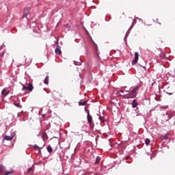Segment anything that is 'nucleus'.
<instances>
[{"instance_id":"nucleus-4","label":"nucleus","mask_w":175,"mask_h":175,"mask_svg":"<svg viewBox=\"0 0 175 175\" xmlns=\"http://www.w3.org/2000/svg\"><path fill=\"white\" fill-rule=\"evenodd\" d=\"M88 122L90 126H92V116L90 114V112H88Z\"/></svg>"},{"instance_id":"nucleus-19","label":"nucleus","mask_w":175,"mask_h":175,"mask_svg":"<svg viewBox=\"0 0 175 175\" xmlns=\"http://www.w3.org/2000/svg\"><path fill=\"white\" fill-rule=\"evenodd\" d=\"M99 120H100V121H101V122H105V118L100 116Z\"/></svg>"},{"instance_id":"nucleus-8","label":"nucleus","mask_w":175,"mask_h":175,"mask_svg":"<svg viewBox=\"0 0 175 175\" xmlns=\"http://www.w3.org/2000/svg\"><path fill=\"white\" fill-rule=\"evenodd\" d=\"M10 93V92L6 90V88L3 89L1 92L2 95H3V96H8V95H9V94Z\"/></svg>"},{"instance_id":"nucleus-25","label":"nucleus","mask_w":175,"mask_h":175,"mask_svg":"<svg viewBox=\"0 0 175 175\" xmlns=\"http://www.w3.org/2000/svg\"><path fill=\"white\" fill-rule=\"evenodd\" d=\"M160 57H161V58H163V57H165V55L161 54V55H160Z\"/></svg>"},{"instance_id":"nucleus-27","label":"nucleus","mask_w":175,"mask_h":175,"mask_svg":"<svg viewBox=\"0 0 175 175\" xmlns=\"http://www.w3.org/2000/svg\"><path fill=\"white\" fill-rule=\"evenodd\" d=\"M120 92H124V90H120Z\"/></svg>"},{"instance_id":"nucleus-29","label":"nucleus","mask_w":175,"mask_h":175,"mask_svg":"<svg viewBox=\"0 0 175 175\" xmlns=\"http://www.w3.org/2000/svg\"><path fill=\"white\" fill-rule=\"evenodd\" d=\"M120 95V96H122V95H121V94H119Z\"/></svg>"},{"instance_id":"nucleus-7","label":"nucleus","mask_w":175,"mask_h":175,"mask_svg":"<svg viewBox=\"0 0 175 175\" xmlns=\"http://www.w3.org/2000/svg\"><path fill=\"white\" fill-rule=\"evenodd\" d=\"M28 14H29V8H26L24 10L23 17H27V16H28Z\"/></svg>"},{"instance_id":"nucleus-15","label":"nucleus","mask_w":175,"mask_h":175,"mask_svg":"<svg viewBox=\"0 0 175 175\" xmlns=\"http://www.w3.org/2000/svg\"><path fill=\"white\" fill-rule=\"evenodd\" d=\"M14 105L16 107H18L19 109H21V105H20V103H14Z\"/></svg>"},{"instance_id":"nucleus-26","label":"nucleus","mask_w":175,"mask_h":175,"mask_svg":"<svg viewBox=\"0 0 175 175\" xmlns=\"http://www.w3.org/2000/svg\"><path fill=\"white\" fill-rule=\"evenodd\" d=\"M167 94H168V95H173V93L171 92H167Z\"/></svg>"},{"instance_id":"nucleus-28","label":"nucleus","mask_w":175,"mask_h":175,"mask_svg":"<svg viewBox=\"0 0 175 175\" xmlns=\"http://www.w3.org/2000/svg\"><path fill=\"white\" fill-rule=\"evenodd\" d=\"M158 24H159V25H161V23H158Z\"/></svg>"},{"instance_id":"nucleus-17","label":"nucleus","mask_w":175,"mask_h":175,"mask_svg":"<svg viewBox=\"0 0 175 175\" xmlns=\"http://www.w3.org/2000/svg\"><path fill=\"white\" fill-rule=\"evenodd\" d=\"M25 62H27V64H31V62H32V59H31V58H27L26 59H25Z\"/></svg>"},{"instance_id":"nucleus-23","label":"nucleus","mask_w":175,"mask_h":175,"mask_svg":"<svg viewBox=\"0 0 175 175\" xmlns=\"http://www.w3.org/2000/svg\"><path fill=\"white\" fill-rule=\"evenodd\" d=\"M65 27H66L68 29H70V27L69 26V25H65Z\"/></svg>"},{"instance_id":"nucleus-1","label":"nucleus","mask_w":175,"mask_h":175,"mask_svg":"<svg viewBox=\"0 0 175 175\" xmlns=\"http://www.w3.org/2000/svg\"><path fill=\"white\" fill-rule=\"evenodd\" d=\"M141 87V85L135 86L131 92L127 94L123 95L124 99H133V98H136V96L137 95L136 91H139Z\"/></svg>"},{"instance_id":"nucleus-12","label":"nucleus","mask_w":175,"mask_h":175,"mask_svg":"<svg viewBox=\"0 0 175 175\" xmlns=\"http://www.w3.org/2000/svg\"><path fill=\"white\" fill-rule=\"evenodd\" d=\"M132 106H133V109H135V107H136L137 106V101H136V100H133Z\"/></svg>"},{"instance_id":"nucleus-5","label":"nucleus","mask_w":175,"mask_h":175,"mask_svg":"<svg viewBox=\"0 0 175 175\" xmlns=\"http://www.w3.org/2000/svg\"><path fill=\"white\" fill-rule=\"evenodd\" d=\"M137 61H139V53L136 52L135 53V58L133 60V65H135V64H137Z\"/></svg>"},{"instance_id":"nucleus-13","label":"nucleus","mask_w":175,"mask_h":175,"mask_svg":"<svg viewBox=\"0 0 175 175\" xmlns=\"http://www.w3.org/2000/svg\"><path fill=\"white\" fill-rule=\"evenodd\" d=\"M160 139H162V140H166V139H167V135H160Z\"/></svg>"},{"instance_id":"nucleus-6","label":"nucleus","mask_w":175,"mask_h":175,"mask_svg":"<svg viewBox=\"0 0 175 175\" xmlns=\"http://www.w3.org/2000/svg\"><path fill=\"white\" fill-rule=\"evenodd\" d=\"M55 54H57V55H61V54H62V51H61V46H58L55 49Z\"/></svg>"},{"instance_id":"nucleus-3","label":"nucleus","mask_w":175,"mask_h":175,"mask_svg":"<svg viewBox=\"0 0 175 175\" xmlns=\"http://www.w3.org/2000/svg\"><path fill=\"white\" fill-rule=\"evenodd\" d=\"M14 136H16V133H12L11 135H5L4 137V140H7L8 142H12V140H13V139H14Z\"/></svg>"},{"instance_id":"nucleus-22","label":"nucleus","mask_w":175,"mask_h":175,"mask_svg":"<svg viewBox=\"0 0 175 175\" xmlns=\"http://www.w3.org/2000/svg\"><path fill=\"white\" fill-rule=\"evenodd\" d=\"M94 47L96 50H98V45L94 43Z\"/></svg>"},{"instance_id":"nucleus-2","label":"nucleus","mask_w":175,"mask_h":175,"mask_svg":"<svg viewBox=\"0 0 175 175\" xmlns=\"http://www.w3.org/2000/svg\"><path fill=\"white\" fill-rule=\"evenodd\" d=\"M23 91H29L32 92L33 91V85L31 83L27 84V86H25L24 84H22Z\"/></svg>"},{"instance_id":"nucleus-21","label":"nucleus","mask_w":175,"mask_h":175,"mask_svg":"<svg viewBox=\"0 0 175 175\" xmlns=\"http://www.w3.org/2000/svg\"><path fill=\"white\" fill-rule=\"evenodd\" d=\"M34 148L39 150V152H40V149L39 148V146H34Z\"/></svg>"},{"instance_id":"nucleus-10","label":"nucleus","mask_w":175,"mask_h":175,"mask_svg":"<svg viewBox=\"0 0 175 175\" xmlns=\"http://www.w3.org/2000/svg\"><path fill=\"white\" fill-rule=\"evenodd\" d=\"M85 105H87V101L81 100L79 103V106H85Z\"/></svg>"},{"instance_id":"nucleus-14","label":"nucleus","mask_w":175,"mask_h":175,"mask_svg":"<svg viewBox=\"0 0 175 175\" xmlns=\"http://www.w3.org/2000/svg\"><path fill=\"white\" fill-rule=\"evenodd\" d=\"M150 143H151V141L150 140V139L147 138L145 139V144H146V146H148Z\"/></svg>"},{"instance_id":"nucleus-11","label":"nucleus","mask_w":175,"mask_h":175,"mask_svg":"<svg viewBox=\"0 0 175 175\" xmlns=\"http://www.w3.org/2000/svg\"><path fill=\"white\" fill-rule=\"evenodd\" d=\"M50 79V77H49V75H47L45 78V79L44 80V84H49V80Z\"/></svg>"},{"instance_id":"nucleus-24","label":"nucleus","mask_w":175,"mask_h":175,"mask_svg":"<svg viewBox=\"0 0 175 175\" xmlns=\"http://www.w3.org/2000/svg\"><path fill=\"white\" fill-rule=\"evenodd\" d=\"M3 54H4L3 52L0 53V57H3Z\"/></svg>"},{"instance_id":"nucleus-9","label":"nucleus","mask_w":175,"mask_h":175,"mask_svg":"<svg viewBox=\"0 0 175 175\" xmlns=\"http://www.w3.org/2000/svg\"><path fill=\"white\" fill-rule=\"evenodd\" d=\"M5 173V167L2 166V164H0V174L2 175Z\"/></svg>"},{"instance_id":"nucleus-18","label":"nucleus","mask_w":175,"mask_h":175,"mask_svg":"<svg viewBox=\"0 0 175 175\" xmlns=\"http://www.w3.org/2000/svg\"><path fill=\"white\" fill-rule=\"evenodd\" d=\"M99 162H100V158L97 157L96 159V163H99Z\"/></svg>"},{"instance_id":"nucleus-20","label":"nucleus","mask_w":175,"mask_h":175,"mask_svg":"<svg viewBox=\"0 0 175 175\" xmlns=\"http://www.w3.org/2000/svg\"><path fill=\"white\" fill-rule=\"evenodd\" d=\"M31 172H32V167L28 169L27 173H31Z\"/></svg>"},{"instance_id":"nucleus-16","label":"nucleus","mask_w":175,"mask_h":175,"mask_svg":"<svg viewBox=\"0 0 175 175\" xmlns=\"http://www.w3.org/2000/svg\"><path fill=\"white\" fill-rule=\"evenodd\" d=\"M47 151H48V152H50V153L53 152V148H51V146H48Z\"/></svg>"}]
</instances>
